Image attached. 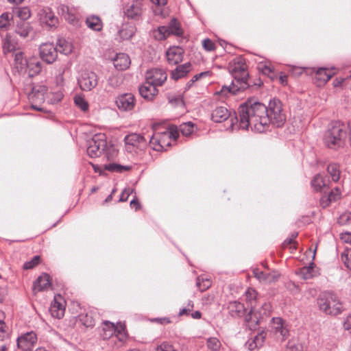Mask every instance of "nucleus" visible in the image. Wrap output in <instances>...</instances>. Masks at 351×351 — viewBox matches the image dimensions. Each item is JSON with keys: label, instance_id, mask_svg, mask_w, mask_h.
I'll use <instances>...</instances> for the list:
<instances>
[{"label": "nucleus", "instance_id": "obj_1", "mask_svg": "<svg viewBox=\"0 0 351 351\" xmlns=\"http://www.w3.org/2000/svg\"><path fill=\"white\" fill-rule=\"evenodd\" d=\"M267 106L253 99H248L241 104L238 108V116L234 119L238 123V127L243 130L250 128L256 132H264L269 127V119L267 112Z\"/></svg>", "mask_w": 351, "mask_h": 351}, {"label": "nucleus", "instance_id": "obj_2", "mask_svg": "<svg viewBox=\"0 0 351 351\" xmlns=\"http://www.w3.org/2000/svg\"><path fill=\"white\" fill-rule=\"evenodd\" d=\"M229 71L234 80L230 86H223L217 95L228 97V95H236L239 91H243L251 86L249 81V73L247 71L245 61L241 57L235 58L229 64Z\"/></svg>", "mask_w": 351, "mask_h": 351}, {"label": "nucleus", "instance_id": "obj_3", "mask_svg": "<svg viewBox=\"0 0 351 351\" xmlns=\"http://www.w3.org/2000/svg\"><path fill=\"white\" fill-rule=\"evenodd\" d=\"M324 145L332 149L343 147L346 143V132L343 123L339 121L332 123L324 136Z\"/></svg>", "mask_w": 351, "mask_h": 351}, {"label": "nucleus", "instance_id": "obj_4", "mask_svg": "<svg viewBox=\"0 0 351 351\" xmlns=\"http://www.w3.org/2000/svg\"><path fill=\"white\" fill-rule=\"evenodd\" d=\"M317 302L319 310L327 315H337L344 310L343 303L332 292L325 291L320 293Z\"/></svg>", "mask_w": 351, "mask_h": 351}, {"label": "nucleus", "instance_id": "obj_5", "mask_svg": "<svg viewBox=\"0 0 351 351\" xmlns=\"http://www.w3.org/2000/svg\"><path fill=\"white\" fill-rule=\"evenodd\" d=\"M267 112L269 119V125L274 127H282L286 121V116L282 112V105L280 100L274 99L269 103L267 107Z\"/></svg>", "mask_w": 351, "mask_h": 351}, {"label": "nucleus", "instance_id": "obj_6", "mask_svg": "<svg viewBox=\"0 0 351 351\" xmlns=\"http://www.w3.org/2000/svg\"><path fill=\"white\" fill-rule=\"evenodd\" d=\"M176 134L170 131L155 133L149 138V145L155 151H162L170 146L172 137L176 140Z\"/></svg>", "mask_w": 351, "mask_h": 351}, {"label": "nucleus", "instance_id": "obj_7", "mask_svg": "<svg viewBox=\"0 0 351 351\" xmlns=\"http://www.w3.org/2000/svg\"><path fill=\"white\" fill-rule=\"evenodd\" d=\"M106 136L104 134H95L88 141L87 154L91 158L100 156L104 152L108 151Z\"/></svg>", "mask_w": 351, "mask_h": 351}, {"label": "nucleus", "instance_id": "obj_8", "mask_svg": "<svg viewBox=\"0 0 351 351\" xmlns=\"http://www.w3.org/2000/svg\"><path fill=\"white\" fill-rule=\"evenodd\" d=\"M48 88L45 85H36L32 88V92L28 95V99L31 103V108L38 111H45L40 105L45 100V95Z\"/></svg>", "mask_w": 351, "mask_h": 351}, {"label": "nucleus", "instance_id": "obj_9", "mask_svg": "<svg viewBox=\"0 0 351 351\" xmlns=\"http://www.w3.org/2000/svg\"><path fill=\"white\" fill-rule=\"evenodd\" d=\"M77 82L82 90L90 91L97 85L98 76L93 71L84 70L80 73Z\"/></svg>", "mask_w": 351, "mask_h": 351}, {"label": "nucleus", "instance_id": "obj_10", "mask_svg": "<svg viewBox=\"0 0 351 351\" xmlns=\"http://www.w3.org/2000/svg\"><path fill=\"white\" fill-rule=\"evenodd\" d=\"M38 341L35 332L29 331L19 335L16 339L17 348L21 351H32Z\"/></svg>", "mask_w": 351, "mask_h": 351}, {"label": "nucleus", "instance_id": "obj_11", "mask_svg": "<svg viewBox=\"0 0 351 351\" xmlns=\"http://www.w3.org/2000/svg\"><path fill=\"white\" fill-rule=\"evenodd\" d=\"M143 3L141 0H133L126 5L123 10L124 16L130 20L140 21L143 12Z\"/></svg>", "mask_w": 351, "mask_h": 351}, {"label": "nucleus", "instance_id": "obj_12", "mask_svg": "<svg viewBox=\"0 0 351 351\" xmlns=\"http://www.w3.org/2000/svg\"><path fill=\"white\" fill-rule=\"evenodd\" d=\"M39 54L43 61L52 64L58 58V49L53 43H43L39 47Z\"/></svg>", "mask_w": 351, "mask_h": 351}, {"label": "nucleus", "instance_id": "obj_13", "mask_svg": "<svg viewBox=\"0 0 351 351\" xmlns=\"http://www.w3.org/2000/svg\"><path fill=\"white\" fill-rule=\"evenodd\" d=\"M167 79V73L161 69H152L145 73L146 81L156 87L162 86Z\"/></svg>", "mask_w": 351, "mask_h": 351}, {"label": "nucleus", "instance_id": "obj_14", "mask_svg": "<svg viewBox=\"0 0 351 351\" xmlns=\"http://www.w3.org/2000/svg\"><path fill=\"white\" fill-rule=\"evenodd\" d=\"M117 108L121 111H130L136 105V99L132 93H124L117 97L115 100Z\"/></svg>", "mask_w": 351, "mask_h": 351}, {"label": "nucleus", "instance_id": "obj_15", "mask_svg": "<svg viewBox=\"0 0 351 351\" xmlns=\"http://www.w3.org/2000/svg\"><path fill=\"white\" fill-rule=\"evenodd\" d=\"M271 327L277 339L284 341L288 337L289 330L285 322L281 317H274Z\"/></svg>", "mask_w": 351, "mask_h": 351}, {"label": "nucleus", "instance_id": "obj_16", "mask_svg": "<svg viewBox=\"0 0 351 351\" xmlns=\"http://www.w3.org/2000/svg\"><path fill=\"white\" fill-rule=\"evenodd\" d=\"M126 148L129 150L130 147H136L139 149H143L147 145V139L141 134L136 133H132L128 134L125 138Z\"/></svg>", "mask_w": 351, "mask_h": 351}, {"label": "nucleus", "instance_id": "obj_17", "mask_svg": "<svg viewBox=\"0 0 351 351\" xmlns=\"http://www.w3.org/2000/svg\"><path fill=\"white\" fill-rule=\"evenodd\" d=\"M49 311L51 315L56 318L60 319L64 315V301L60 295H55L51 304Z\"/></svg>", "mask_w": 351, "mask_h": 351}, {"label": "nucleus", "instance_id": "obj_18", "mask_svg": "<svg viewBox=\"0 0 351 351\" xmlns=\"http://www.w3.org/2000/svg\"><path fill=\"white\" fill-rule=\"evenodd\" d=\"M51 287V278L47 274L40 275L33 283L32 291L34 294L47 290Z\"/></svg>", "mask_w": 351, "mask_h": 351}, {"label": "nucleus", "instance_id": "obj_19", "mask_svg": "<svg viewBox=\"0 0 351 351\" xmlns=\"http://www.w3.org/2000/svg\"><path fill=\"white\" fill-rule=\"evenodd\" d=\"M266 337L267 332L265 330H261L254 337L249 339L246 341L245 346L247 350L250 351H253L255 349H258L263 346Z\"/></svg>", "mask_w": 351, "mask_h": 351}, {"label": "nucleus", "instance_id": "obj_20", "mask_svg": "<svg viewBox=\"0 0 351 351\" xmlns=\"http://www.w3.org/2000/svg\"><path fill=\"white\" fill-rule=\"evenodd\" d=\"M184 50L179 47H170L166 52V56L169 64L175 65L181 62L183 60Z\"/></svg>", "mask_w": 351, "mask_h": 351}, {"label": "nucleus", "instance_id": "obj_21", "mask_svg": "<svg viewBox=\"0 0 351 351\" xmlns=\"http://www.w3.org/2000/svg\"><path fill=\"white\" fill-rule=\"evenodd\" d=\"M228 314L232 317H241L245 315L244 304L239 301H231L227 305Z\"/></svg>", "mask_w": 351, "mask_h": 351}, {"label": "nucleus", "instance_id": "obj_22", "mask_svg": "<svg viewBox=\"0 0 351 351\" xmlns=\"http://www.w3.org/2000/svg\"><path fill=\"white\" fill-rule=\"evenodd\" d=\"M230 117V112L225 106L216 107L211 113V119L216 123H221Z\"/></svg>", "mask_w": 351, "mask_h": 351}, {"label": "nucleus", "instance_id": "obj_23", "mask_svg": "<svg viewBox=\"0 0 351 351\" xmlns=\"http://www.w3.org/2000/svg\"><path fill=\"white\" fill-rule=\"evenodd\" d=\"M157 87L147 81L139 87V93L145 99L152 100L158 94Z\"/></svg>", "mask_w": 351, "mask_h": 351}, {"label": "nucleus", "instance_id": "obj_24", "mask_svg": "<svg viewBox=\"0 0 351 351\" xmlns=\"http://www.w3.org/2000/svg\"><path fill=\"white\" fill-rule=\"evenodd\" d=\"M192 69V64L190 62H186L176 66V68L171 71V77L174 80H178L185 77Z\"/></svg>", "mask_w": 351, "mask_h": 351}, {"label": "nucleus", "instance_id": "obj_25", "mask_svg": "<svg viewBox=\"0 0 351 351\" xmlns=\"http://www.w3.org/2000/svg\"><path fill=\"white\" fill-rule=\"evenodd\" d=\"M131 63L130 57L128 54L120 53L117 54L116 57L113 59V64L114 67L119 71L127 69Z\"/></svg>", "mask_w": 351, "mask_h": 351}, {"label": "nucleus", "instance_id": "obj_26", "mask_svg": "<svg viewBox=\"0 0 351 351\" xmlns=\"http://www.w3.org/2000/svg\"><path fill=\"white\" fill-rule=\"evenodd\" d=\"M117 328L114 323L104 321L101 325L100 336L103 339H109L116 332Z\"/></svg>", "mask_w": 351, "mask_h": 351}, {"label": "nucleus", "instance_id": "obj_27", "mask_svg": "<svg viewBox=\"0 0 351 351\" xmlns=\"http://www.w3.org/2000/svg\"><path fill=\"white\" fill-rule=\"evenodd\" d=\"M40 15L42 21L50 27L56 26L58 23V18L49 8L40 10Z\"/></svg>", "mask_w": 351, "mask_h": 351}, {"label": "nucleus", "instance_id": "obj_28", "mask_svg": "<svg viewBox=\"0 0 351 351\" xmlns=\"http://www.w3.org/2000/svg\"><path fill=\"white\" fill-rule=\"evenodd\" d=\"M311 186L316 191H324L328 189L327 180L320 173L316 174L311 180Z\"/></svg>", "mask_w": 351, "mask_h": 351}, {"label": "nucleus", "instance_id": "obj_29", "mask_svg": "<svg viewBox=\"0 0 351 351\" xmlns=\"http://www.w3.org/2000/svg\"><path fill=\"white\" fill-rule=\"evenodd\" d=\"M315 267V263H311L308 266L300 268L299 271H297L296 274L300 275L304 280L311 279L317 275Z\"/></svg>", "mask_w": 351, "mask_h": 351}, {"label": "nucleus", "instance_id": "obj_30", "mask_svg": "<svg viewBox=\"0 0 351 351\" xmlns=\"http://www.w3.org/2000/svg\"><path fill=\"white\" fill-rule=\"evenodd\" d=\"M32 31V27L29 23L23 21L16 22L15 32L22 38H27L29 34Z\"/></svg>", "mask_w": 351, "mask_h": 351}, {"label": "nucleus", "instance_id": "obj_31", "mask_svg": "<svg viewBox=\"0 0 351 351\" xmlns=\"http://www.w3.org/2000/svg\"><path fill=\"white\" fill-rule=\"evenodd\" d=\"M136 32V27L131 23L123 24L119 31V35L123 40L130 39Z\"/></svg>", "mask_w": 351, "mask_h": 351}, {"label": "nucleus", "instance_id": "obj_32", "mask_svg": "<svg viewBox=\"0 0 351 351\" xmlns=\"http://www.w3.org/2000/svg\"><path fill=\"white\" fill-rule=\"evenodd\" d=\"M257 69L263 75L268 76L271 80L275 77L274 66L268 60L260 62L257 65Z\"/></svg>", "mask_w": 351, "mask_h": 351}, {"label": "nucleus", "instance_id": "obj_33", "mask_svg": "<svg viewBox=\"0 0 351 351\" xmlns=\"http://www.w3.org/2000/svg\"><path fill=\"white\" fill-rule=\"evenodd\" d=\"M86 25L91 29L100 32L103 29V23L100 17L96 15L88 16L86 19Z\"/></svg>", "mask_w": 351, "mask_h": 351}, {"label": "nucleus", "instance_id": "obj_34", "mask_svg": "<svg viewBox=\"0 0 351 351\" xmlns=\"http://www.w3.org/2000/svg\"><path fill=\"white\" fill-rule=\"evenodd\" d=\"M245 321L250 330H255L260 323V317L254 312V308L250 309L247 315H245Z\"/></svg>", "mask_w": 351, "mask_h": 351}, {"label": "nucleus", "instance_id": "obj_35", "mask_svg": "<svg viewBox=\"0 0 351 351\" xmlns=\"http://www.w3.org/2000/svg\"><path fill=\"white\" fill-rule=\"evenodd\" d=\"M104 169L110 172L123 173L131 170L130 165H121L114 162H110L104 165Z\"/></svg>", "mask_w": 351, "mask_h": 351}, {"label": "nucleus", "instance_id": "obj_36", "mask_svg": "<svg viewBox=\"0 0 351 351\" xmlns=\"http://www.w3.org/2000/svg\"><path fill=\"white\" fill-rule=\"evenodd\" d=\"M113 336L114 337V340L118 341V343H116L117 348L123 346L128 339V334L125 328L122 325H121L119 328H117V330Z\"/></svg>", "mask_w": 351, "mask_h": 351}, {"label": "nucleus", "instance_id": "obj_37", "mask_svg": "<svg viewBox=\"0 0 351 351\" xmlns=\"http://www.w3.org/2000/svg\"><path fill=\"white\" fill-rule=\"evenodd\" d=\"M334 75V72L326 68H319L315 73V77L322 83L327 82Z\"/></svg>", "mask_w": 351, "mask_h": 351}, {"label": "nucleus", "instance_id": "obj_38", "mask_svg": "<svg viewBox=\"0 0 351 351\" xmlns=\"http://www.w3.org/2000/svg\"><path fill=\"white\" fill-rule=\"evenodd\" d=\"M78 320L81 324L86 328H92L95 324V320L91 313H81L78 316Z\"/></svg>", "mask_w": 351, "mask_h": 351}, {"label": "nucleus", "instance_id": "obj_39", "mask_svg": "<svg viewBox=\"0 0 351 351\" xmlns=\"http://www.w3.org/2000/svg\"><path fill=\"white\" fill-rule=\"evenodd\" d=\"M62 12L63 16L66 21H68L74 27H77L80 26L79 19L71 10H70L67 7H66L65 8H62Z\"/></svg>", "mask_w": 351, "mask_h": 351}, {"label": "nucleus", "instance_id": "obj_40", "mask_svg": "<svg viewBox=\"0 0 351 351\" xmlns=\"http://www.w3.org/2000/svg\"><path fill=\"white\" fill-rule=\"evenodd\" d=\"M56 47L58 49V52L59 51L65 55L70 54L73 51L72 44L65 39H59Z\"/></svg>", "mask_w": 351, "mask_h": 351}, {"label": "nucleus", "instance_id": "obj_41", "mask_svg": "<svg viewBox=\"0 0 351 351\" xmlns=\"http://www.w3.org/2000/svg\"><path fill=\"white\" fill-rule=\"evenodd\" d=\"M245 295L246 302L250 307V309L254 308L257 300V292L256 290L252 288H248L245 293Z\"/></svg>", "mask_w": 351, "mask_h": 351}, {"label": "nucleus", "instance_id": "obj_42", "mask_svg": "<svg viewBox=\"0 0 351 351\" xmlns=\"http://www.w3.org/2000/svg\"><path fill=\"white\" fill-rule=\"evenodd\" d=\"M326 170L333 182H337L339 180L341 171L339 165L336 163L329 164Z\"/></svg>", "mask_w": 351, "mask_h": 351}, {"label": "nucleus", "instance_id": "obj_43", "mask_svg": "<svg viewBox=\"0 0 351 351\" xmlns=\"http://www.w3.org/2000/svg\"><path fill=\"white\" fill-rule=\"evenodd\" d=\"M16 43L12 38V36L7 34L3 40V49L4 53H8L15 50Z\"/></svg>", "mask_w": 351, "mask_h": 351}, {"label": "nucleus", "instance_id": "obj_44", "mask_svg": "<svg viewBox=\"0 0 351 351\" xmlns=\"http://www.w3.org/2000/svg\"><path fill=\"white\" fill-rule=\"evenodd\" d=\"M26 68L29 71L30 75L33 76L40 73L42 70V64L36 59L29 60Z\"/></svg>", "mask_w": 351, "mask_h": 351}, {"label": "nucleus", "instance_id": "obj_45", "mask_svg": "<svg viewBox=\"0 0 351 351\" xmlns=\"http://www.w3.org/2000/svg\"><path fill=\"white\" fill-rule=\"evenodd\" d=\"M12 19V15L5 12L0 16V29L6 30L10 25V21Z\"/></svg>", "mask_w": 351, "mask_h": 351}, {"label": "nucleus", "instance_id": "obj_46", "mask_svg": "<svg viewBox=\"0 0 351 351\" xmlns=\"http://www.w3.org/2000/svg\"><path fill=\"white\" fill-rule=\"evenodd\" d=\"M14 61L17 68L20 69L26 68V66L29 62L25 58H24L23 53L22 52H18L15 53Z\"/></svg>", "mask_w": 351, "mask_h": 351}, {"label": "nucleus", "instance_id": "obj_47", "mask_svg": "<svg viewBox=\"0 0 351 351\" xmlns=\"http://www.w3.org/2000/svg\"><path fill=\"white\" fill-rule=\"evenodd\" d=\"M206 346L210 351H218L219 350L221 344L217 338L210 337L206 340Z\"/></svg>", "mask_w": 351, "mask_h": 351}, {"label": "nucleus", "instance_id": "obj_48", "mask_svg": "<svg viewBox=\"0 0 351 351\" xmlns=\"http://www.w3.org/2000/svg\"><path fill=\"white\" fill-rule=\"evenodd\" d=\"M180 131L183 136H189L194 132V124L191 122L183 123L180 125Z\"/></svg>", "mask_w": 351, "mask_h": 351}, {"label": "nucleus", "instance_id": "obj_49", "mask_svg": "<svg viewBox=\"0 0 351 351\" xmlns=\"http://www.w3.org/2000/svg\"><path fill=\"white\" fill-rule=\"evenodd\" d=\"M169 28V32L171 34L176 36H181L182 34V29L180 28V23L176 21V19H173L169 23L168 26Z\"/></svg>", "mask_w": 351, "mask_h": 351}, {"label": "nucleus", "instance_id": "obj_50", "mask_svg": "<svg viewBox=\"0 0 351 351\" xmlns=\"http://www.w3.org/2000/svg\"><path fill=\"white\" fill-rule=\"evenodd\" d=\"M253 274L259 281L271 282L274 278L271 274H267L258 269H254Z\"/></svg>", "mask_w": 351, "mask_h": 351}, {"label": "nucleus", "instance_id": "obj_51", "mask_svg": "<svg viewBox=\"0 0 351 351\" xmlns=\"http://www.w3.org/2000/svg\"><path fill=\"white\" fill-rule=\"evenodd\" d=\"M123 82V77L120 75H112L108 80V84L114 88L119 87Z\"/></svg>", "mask_w": 351, "mask_h": 351}, {"label": "nucleus", "instance_id": "obj_52", "mask_svg": "<svg viewBox=\"0 0 351 351\" xmlns=\"http://www.w3.org/2000/svg\"><path fill=\"white\" fill-rule=\"evenodd\" d=\"M212 282L208 278H203L201 277H198L197 278L196 285L198 287L199 290L202 292L205 291L208 288L211 287Z\"/></svg>", "mask_w": 351, "mask_h": 351}, {"label": "nucleus", "instance_id": "obj_53", "mask_svg": "<svg viewBox=\"0 0 351 351\" xmlns=\"http://www.w3.org/2000/svg\"><path fill=\"white\" fill-rule=\"evenodd\" d=\"M16 16L21 19V21H25L31 16V12L29 8L22 7L19 8L16 11Z\"/></svg>", "mask_w": 351, "mask_h": 351}, {"label": "nucleus", "instance_id": "obj_54", "mask_svg": "<svg viewBox=\"0 0 351 351\" xmlns=\"http://www.w3.org/2000/svg\"><path fill=\"white\" fill-rule=\"evenodd\" d=\"M10 337L9 328L3 321H0V341H5Z\"/></svg>", "mask_w": 351, "mask_h": 351}, {"label": "nucleus", "instance_id": "obj_55", "mask_svg": "<svg viewBox=\"0 0 351 351\" xmlns=\"http://www.w3.org/2000/svg\"><path fill=\"white\" fill-rule=\"evenodd\" d=\"M40 262V256H34L31 261H27L23 265L24 269H31L37 266Z\"/></svg>", "mask_w": 351, "mask_h": 351}, {"label": "nucleus", "instance_id": "obj_56", "mask_svg": "<svg viewBox=\"0 0 351 351\" xmlns=\"http://www.w3.org/2000/svg\"><path fill=\"white\" fill-rule=\"evenodd\" d=\"M341 260L345 266L351 270V250H345L341 254Z\"/></svg>", "mask_w": 351, "mask_h": 351}, {"label": "nucleus", "instance_id": "obj_57", "mask_svg": "<svg viewBox=\"0 0 351 351\" xmlns=\"http://www.w3.org/2000/svg\"><path fill=\"white\" fill-rule=\"evenodd\" d=\"M74 102L83 111H86L88 109V102L80 96L75 97Z\"/></svg>", "mask_w": 351, "mask_h": 351}, {"label": "nucleus", "instance_id": "obj_58", "mask_svg": "<svg viewBox=\"0 0 351 351\" xmlns=\"http://www.w3.org/2000/svg\"><path fill=\"white\" fill-rule=\"evenodd\" d=\"M158 35L156 36L158 40H164L171 34L168 26H160L158 28Z\"/></svg>", "mask_w": 351, "mask_h": 351}, {"label": "nucleus", "instance_id": "obj_59", "mask_svg": "<svg viewBox=\"0 0 351 351\" xmlns=\"http://www.w3.org/2000/svg\"><path fill=\"white\" fill-rule=\"evenodd\" d=\"M193 307H194L193 302L191 300H189L186 306L183 308H181L180 310L178 315L179 316L189 315L190 313L192 311Z\"/></svg>", "mask_w": 351, "mask_h": 351}, {"label": "nucleus", "instance_id": "obj_60", "mask_svg": "<svg viewBox=\"0 0 351 351\" xmlns=\"http://www.w3.org/2000/svg\"><path fill=\"white\" fill-rule=\"evenodd\" d=\"M341 239L346 244V250H351V232L342 233Z\"/></svg>", "mask_w": 351, "mask_h": 351}, {"label": "nucleus", "instance_id": "obj_61", "mask_svg": "<svg viewBox=\"0 0 351 351\" xmlns=\"http://www.w3.org/2000/svg\"><path fill=\"white\" fill-rule=\"evenodd\" d=\"M209 74V72L208 71H204V72H202L200 73H198V74H196L195 75L192 79L191 80H189L186 85V88H189L193 84L197 81L199 78H201L202 77H204V76H207Z\"/></svg>", "mask_w": 351, "mask_h": 351}, {"label": "nucleus", "instance_id": "obj_62", "mask_svg": "<svg viewBox=\"0 0 351 351\" xmlns=\"http://www.w3.org/2000/svg\"><path fill=\"white\" fill-rule=\"evenodd\" d=\"M286 351H303L300 345L293 341H289L287 345Z\"/></svg>", "mask_w": 351, "mask_h": 351}, {"label": "nucleus", "instance_id": "obj_63", "mask_svg": "<svg viewBox=\"0 0 351 351\" xmlns=\"http://www.w3.org/2000/svg\"><path fill=\"white\" fill-rule=\"evenodd\" d=\"M156 351H178L173 346L167 342H163L156 348Z\"/></svg>", "mask_w": 351, "mask_h": 351}, {"label": "nucleus", "instance_id": "obj_64", "mask_svg": "<svg viewBox=\"0 0 351 351\" xmlns=\"http://www.w3.org/2000/svg\"><path fill=\"white\" fill-rule=\"evenodd\" d=\"M204 48L208 51H212L215 49V43L209 38H206L202 41Z\"/></svg>", "mask_w": 351, "mask_h": 351}]
</instances>
